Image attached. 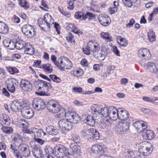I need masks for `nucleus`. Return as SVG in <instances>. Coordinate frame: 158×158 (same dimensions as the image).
Masks as SVG:
<instances>
[{
    "mask_svg": "<svg viewBox=\"0 0 158 158\" xmlns=\"http://www.w3.org/2000/svg\"><path fill=\"white\" fill-rule=\"evenodd\" d=\"M37 85L38 88V91L35 92V94L40 96H49L50 95L49 91L52 87L50 83L40 80L38 81Z\"/></svg>",
    "mask_w": 158,
    "mask_h": 158,
    "instance_id": "f257e3e1",
    "label": "nucleus"
},
{
    "mask_svg": "<svg viewBox=\"0 0 158 158\" xmlns=\"http://www.w3.org/2000/svg\"><path fill=\"white\" fill-rule=\"evenodd\" d=\"M91 110L93 115L96 117L103 116L104 117H107L109 115V108L106 107H103L101 106L94 104L92 106Z\"/></svg>",
    "mask_w": 158,
    "mask_h": 158,
    "instance_id": "f03ea898",
    "label": "nucleus"
},
{
    "mask_svg": "<svg viewBox=\"0 0 158 158\" xmlns=\"http://www.w3.org/2000/svg\"><path fill=\"white\" fill-rule=\"evenodd\" d=\"M56 66L62 71L65 69H69L72 67L71 61L67 57L61 56L58 59Z\"/></svg>",
    "mask_w": 158,
    "mask_h": 158,
    "instance_id": "7ed1b4c3",
    "label": "nucleus"
},
{
    "mask_svg": "<svg viewBox=\"0 0 158 158\" xmlns=\"http://www.w3.org/2000/svg\"><path fill=\"white\" fill-rule=\"evenodd\" d=\"M21 30L23 33L28 38H31L35 36L36 31L35 29L29 24L23 25L22 27Z\"/></svg>",
    "mask_w": 158,
    "mask_h": 158,
    "instance_id": "20e7f679",
    "label": "nucleus"
},
{
    "mask_svg": "<svg viewBox=\"0 0 158 158\" xmlns=\"http://www.w3.org/2000/svg\"><path fill=\"white\" fill-rule=\"evenodd\" d=\"M130 122L121 121L119 122L117 126V130L120 134H124L129 129Z\"/></svg>",
    "mask_w": 158,
    "mask_h": 158,
    "instance_id": "39448f33",
    "label": "nucleus"
},
{
    "mask_svg": "<svg viewBox=\"0 0 158 158\" xmlns=\"http://www.w3.org/2000/svg\"><path fill=\"white\" fill-rule=\"evenodd\" d=\"M118 118L121 121H133V118L129 117V114L127 110L123 108H119L118 109Z\"/></svg>",
    "mask_w": 158,
    "mask_h": 158,
    "instance_id": "423d86ee",
    "label": "nucleus"
},
{
    "mask_svg": "<svg viewBox=\"0 0 158 158\" xmlns=\"http://www.w3.org/2000/svg\"><path fill=\"white\" fill-rule=\"evenodd\" d=\"M32 104L33 108L38 110H42L45 107V104L44 100L39 98H34Z\"/></svg>",
    "mask_w": 158,
    "mask_h": 158,
    "instance_id": "0eeeda50",
    "label": "nucleus"
},
{
    "mask_svg": "<svg viewBox=\"0 0 158 158\" xmlns=\"http://www.w3.org/2000/svg\"><path fill=\"white\" fill-rule=\"evenodd\" d=\"M50 15L45 14L44 18H40L38 20V23L39 27L43 30H45L47 26H48V21L50 18Z\"/></svg>",
    "mask_w": 158,
    "mask_h": 158,
    "instance_id": "6e6552de",
    "label": "nucleus"
},
{
    "mask_svg": "<svg viewBox=\"0 0 158 158\" xmlns=\"http://www.w3.org/2000/svg\"><path fill=\"white\" fill-rule=\"evenodd\" d=\"M21 112L23 116L28 119L32 118L34 115L33 109L28 106L23 107Z\"/></svg>",
    "mask_w": 158,
    "mask_h": 158,
    "instance_id": "1a4fd4ad",
    "label": "nucleus"
},
{
    "mask_svg": "<svg viewBox=\"0 0 158 158\" xmlns=\"http://www.w3.org/2000/svg\"><path fill=\"white\" fill-rule=\"evenodd\" d=\"M69 119H63L60 120L58 125L60 128L63 130L69 131L72 129V126Z\"/></svg>",
    "mask_w": 158,
    "mask_h": 158,
    "instance_id": "9d476101",
    "label": "nucleus"
},
{
    "mask_svg": "<svg viewBox=\"0 0 158 158\" xmlns=\"http://www.w3.org/2000/svg\"><path fill=\"white\" fill-rule=\"evenodd\" d=\"M92 152L95 154L101 155L104 153L106 151L104 145L95 144L92 147Z\"/></svg>",
    "mask_w": 158,
    "mask_h": 158,
    "instance_id": "9b49d317",
    "label": "nucleus"
},
{
    "mask_svg": "<svg viewBox=\"0 0 158 158\" xmlns=\"http://www.w3.org/2000/svg\"><path fill=\"white\" fill-rule=\"evenodd\" d=\"M67 149L64 146L56 147L54 149V155L57 157L62 158L67 153Z\"/></svg>",
    "mask_w": 158,
    "mask_h": 158,
    "instance_id": "f8f14e48",
    "label": "nucleus"
},
{
    "mask_svg": "<svg viewBox=\"0 0 158 158\" xmlns=\"http://www.w3.org/2000/svg\"><path fill=\"white\" fill-rule=\"evenodd\" d=\"M139 57L145 60H148L151 58V55L149 51L146 48L140 49L138 52Z\"/></svg>",
    "mask_w": 158,
    "mask_h": 158,
    "instance_id": "ddd939ff",
    "label": "nucleus"
},
{
    "mask_svg": "<svg viewBox=\"0 0 158 158\" xmlns=\"http://www.w3.org/2000/svg\"><path fill=\"white\" fill-rule=\"evenodd\" d=\"M109 115L108 116L113 120H116L118 118V109L114 106H110L109 108Z\"/></svg>",
    "mask_w": 158,
    "mask_h": 158,
    "instance_id": "4468645a",
    "label": "nucleus"
},
{
    "mask_svg": "<svg viewBox=\"0 0 158 158\" xmlns=\"http://www.w3.org/2000/svg\"><path fill=\"white\" fill-rule=\"evenodd\" d=\"M19 82L15 78L10 79L9 82L7 84V88L9 91L12 93H14L15 91V85H17Z\"/></svg>",
    "mask_w": 158,
    "mask_h": 158,
    "instance_id": "2eb2a0df",
    "label": "nucleus"
},
{
    "mask_svg": "<svg viewBox=\"0 0 158 158\" xmlns=\"http://www.w3.org/2000/svg\"><path fill=\"white\" fill-rule=\"evenodd\" d=\"M87 47L94 53H96L100 51L99 45L97 43H93L92 41H90L88 43Z\"/></svg>",
    "mask_w": 158,
    "mask_h": 158,
    "instance_id": "dca6fc26",
    "label": "nucleus"
},
{
    "mask_svg": "<svg viewBox=\"0 0 158 158\" xmlns=\"http://www.w3.org/2000/svg\"><path fill=\"white\" fill-rule=\"evenodd\" d=\"M32 152L33 156L36 158H41L44 156L42 150L35 145L32 147Z\"/></svg>",
    "mask_w": 158,
    "mask_h": 158,
    "instance_id": "f3484780",
    "label": "nucleus"
},
{
    "mask_svg": "<svg viewBox=\"0 0 158 158\" xmlns=\"http://www.w3.org/2000/svg\"><path fill=\"white\" fill-rule=\"evenodd\" d=\"M39 76L42 78L47 80L49 81H51V79L54 82L56 83H60L61 81V80L55 75H49V77L51 79L49 78L47 76L42 74H40Z\"/></svg>",
    "mask_w": 158,
    "mask_h": 158,
    "instance_id": "a211bd4d",
    "label": "nucleus"
},
{
    "mask_svg": "<svg viewBox=\"0 0 158 158\" xmlns=\"http://www.w3.org/2000/svg\"><path fill=\"white\" fill-rule=\"evenodd\" d=\"M98 19L101 24L104 26H108L110 22V18L106 15L101 16Z\"/></svg>",
    "mask_w": 158,
    "mask_h": 158,
    "instance_id": "6ab92c4d",
    "label": "nucleus"
},
{
    "mask_svg": "<svg viewBox=\"0 0 158 158\" xmlns=\"http://www.w3.org/2000/svg\"><path fill=\"white\" fill-rule=\"evenodd\" d=\"M19 149L22 152V153L24 157H28L30 155V151L28 147L26 145L22 144L19 146Z\"/></svg>",
    "mask_w": 158,
    "mask_h": 158,
    "instance_id": "aec40b11",
    "label": "nucleus"
},
{
    "mask_svg": "<svg viewBox=\"0 0 158 158\" xmlns=\"http://www.w3.org/2000/svg\"><path fill=\"white\" fill-rule=\"evenodd\" d=\"M69 120L71 123H77L79 119V116L78 114L74 112H71L69 113Z\"/></svg>",
    "mask_w": 158,
    "mask_h": 158,
    "instance_id": "412c9836",
    "label": "nucleus"
},
{
    "mask_svg": "<svg viewBox=\"0 0 158 158\" xmlns=\"http://www.w3.org/2000/svg\"><path fill=\"white\" fill-rule=\"evenodd\" d=\"M94 129L93 128H90L88 130H83L81 132L82 135L85 137V139L88 140H92V132H93Z\"/></svg>",
    "mask_w": 158,
    "mask_h": 158,
    "instance_id": "4be33fe9",
    "label": "nucleus"
},
{
    "mask_svg": "<svg viewBox=\"0 0 158 158\" xmlns=\"http://www.w3.org/2000/svg\"><path fill=\"white\" fill-rule=\"evenodd\" d=\"M24 52L27 54L31 55H33L34 52V49L32 45L30 43H26V45L25 46Z\"/></svg>",
    "mask_w": 158,
    "mask_h": 158,
    "instance_id": "5701e85b",
    "label": "nucleus"
},
{
    "mask_svg": "<svg viewBox=\"0 0 158 158\" xmlns=\"http://www.w3.org/2000/svg\"><path fill=\"white\" fill-rule=\"evenodd\" d=\"M142 136L146 139L151 140L155 137V135L152 131L146 130V132L142 133Z\"/></svg>",
    "mask_w": 158,
    "mask_h": 158,
    "instance_id": "b1692460",
    "label": "nucleus"
},
{
    "mask_svg": "<svg viewBox=\"0 0 158 158\" xmlns=\"http://www.w3.org/2000/svg\"><path fill=\"white\" fill-rule=\"evenodd\" d=\"M14 46L17 50L23 49L25 46L26 45V43L23 41L20 40H15L14 42Z\"/></svg>",
    "mask_w": 158,
    "mask_h": 158,
    "instance_id": "393cba45",
    "label": "nucleus"
},
{
    "mask_svg": "<svg viewBox=\"0 0 158 158\" xmlns=\"http://www.w3.org/2000/svg\"><path fill=\"white\" fill-rule=\"evenodd\" d=\"M46 131L47 133L52 135H56L59 133L57 129L51 125L46 127Z\"/></svg>",
    "mask_w": 158,
    "mask_h": 158,
    "instance_id": "a878e982",
    "label": "nucleus"
},
{
    "mask_svg": "<svg viewBox=\"0 0 158 158\" xmlns=\"http://www.w3.org/2000/svg\"><path fill=\"white\" fill-rule=\"evenodd\" d=\"M9 32V27L7 25L2 22H0V33L6 34Z\"/></svg>",
    "mask_w": 158,
    "mask_h": 158,
    "instance_id": "bb28decb",
    "label": "nucleus"
},
{
    "mask_svg": "<svg viewBox=\"0 0 158 158\" xmlns=\"http://www.w3.org/2000/svg\"><path fill=\"white\" fill-rule=\"evenodd\" d=\"M118 44L123 47L126 46L128 44L127 40L125 38H122L120 36H117L116 38Z\"/></svg>",
    "mask_w": 158,
    "mask_h": 158,
    "instance_id": "cd10ccee",
    "label": "nucleus"
},
{
    "mask_svg": "<svg viewBox=\"0 0 158 158\" xmlns=\"http://www.w3.org/2000/svg\"><path fill=\"white\" fill-rule=\"evenodd\" d=\"M40 69H42L44 72L48 73H51L53 71L52 66L48 63L42 65Z\"/></svg>",
    "mask_w": 158,
    "mask_h": 158,
    "instance_id": "c85d7f7f",
    "label": "nucleus"
},
{
    "mask_svg": "<svg viewBox=\"0 0 158 158\" xmlns=\"http://www.w3.org/2000/svg\"><path fill=\"white\" fill-rule=\"evenodd\" d=\"M34 135L35 137H41L42 136L45 135L46 133L42 129H38L34 128Z\"/></svg>",
    "mask_w": 158,
    "mask_h": 158,
    "instance_id": "c756f323",
    "label": "nucleus"
},
{
    "mask_svg": "<svg viewBox=\"0 0 158 158\" xmlns=\"http://www.w3.org/2000/svg\"><path fill=\"white\" fill-rule=\"evenodd\" d=\"M70 150L71 151L73 154L75 153L78 154H80L82 152H81V149L79 147H77L75 144H72L70 146Z\"/></svg>",
    "mask_w": 158,
    "mask_h": 158,
    "instance_id": "7c9ffc66",
    "label": "nucleus"
},
{
    "mask_svg": "<svg viewBox=\"0 0 158 158\" xmlns=\"http://www.w3.org/2000/svg\"><path fill=\"white\" fill-rule=\"evenodd\" d=\"M21 104L18 101H13L11 103L10 108L14 111H17L19 109V107H21Z\"/></svg>",
    "mask_w": 158,
    "mask_h": 158,
    "instance_id": "2f4dec72",
    "label": "nucleus"
},
{
    "mask_svg": "<svg viewBox=\"0 0 158 158\" xmlns=\"http://www.w3.org/2000/svg\"><path fill=\"white\" fill-rule=\"evenodd\" d=\"M57 103L56 101L53 100H51L47 102L46 107L49 111L51 112Z\"/></svg>",
    "mask_w": 158,
    "mask_h": 158,
    "instance_id": "473e14b6",
    "label": "nucleus"
},
{
    "mask_svg": "<svg viewBox=\"0 0 158 158\" xmlns=\"http://www.w3.org/2000/svg\"><path fill=\"white\" fill-rule=\"evenodd\" d=\"M148 36L149 40L151 42L156 40L155 33L152 30H150L148 32Z\"/></svg>",
    "mask_w": 158,
    "mask_h": 158,
    "instance_id": "72a5a7b5",
    "label": "nucleus"
},
{
    "mask_svg": "<svg viewBox=\"0 0 158 158\" xmlns=\"http://www.w3.org/2000/svg\"><path fill=\"white\" fill-rule=\"evenodd\" d=\"M128 156L130 158H137L140 157V153L138 151H130L128 153Z\"/></svg>",
    "mask_w": 158,
    "mask_h": 158,
    "instance_id": "f704fd0d",
    "label": "nucleus"
},
{
    "mask_svg": "<svg viewBox=\"0 0 158 158\" xmlns=\"http://www.w3.org/2000/svg\"><path fill=\"white\" fill-rule=\"evenodd\" d=\"M85 123L90 126H94L95 123V121L93 117L91 115L88 116L86 120Z\"/></svg>",
    "mask_w": 158,
    "mask_h": 158,
    "instance_id": "c9c22d12",
    "label": "nucleus"
},
{
    "mask_svg": "<svg viewBox=\"0 0 158 158\" xmlns=\"http://www.w3.org/2000/svg\"><path fill=\"white\" fill-rule=\"evenodd\" d=\"M85 14L82 12L78 11L76 12L75 14V17L77 19H80L81 20L85 19Z\"/></svg>",
    "mask_w": 158,
    "mask_h": 158,
    "instance_id": "e433bc0d",
    "label": "nucleus"
},
{
    "mask_svg": "<svg viewBox=\"0 0 158 158\" xmlns=\"http://www.w3.org/2000/svg\"><path fill=\"white\" fill-rule=\"evenodd\" d=\"M140 126L137 128L136 131L139 133H144L143 132L144 131V130L147 128V123L143 121V123H142V125H140Z\"/></svg>",
    "mask_w": 158,
    "mask_h": 158,
    "instance_id": "4c0bfd02",
    "label": "nucleus"
},
{
    "mask_svg": "<svg viewBox=\"0 0 158 158\" xmlns=\"http://www.w3.org/2000/svg\"><path fill=\"white\" fill-rule=\"evenodd\" d=\"M92 133V140L95 141L99 139L100 137V135L98 131L96 129H94Z\"/></svg>",
    "mask_w": 158,
    "mask_h": 158,
    "instance_id": "58836bf2",
    "label": "nucleus"
},
{
    "mask_svg": "<svg viewBox=\"0 0 158 158\" xmlns=\"http://www.w3.org/2000/svg\"><path fill=\"white\" fill-rule=\"evenodd\" d=\"M44 151L46 154L48 155H51L53 154H54V150L49 146H46L44 149Z\"/></svg>",
    "mask_w": 158,
    "mask_h": 158,
    "instance_id": "ea45409f",
    "label": "nucleus"
},
{
    "mask_svg": "<svg viewBox=\"0 0 158 158\" xmlns=\"http://www.w3.org/2000/svg\"><path fill=\"white\" fill-rule=\"evenodd\" d=\"M2 130L4 133L8 134H11L13 131V129L11 127H6L3 126L2 128Z\"/></svg>",
    "mask_w": 158,
    "mask_h": 158,
    "instance_id": "a19ab883",
    "label": "nucleus"
},
{
    "mask_svg": "<svg viewBox=\"0 0 158 158\" xmlns=\"http://www.w3.org/2000/svg\"><path fill=\"white\" fill-rule=\"evenodd\" d=\"M71 73L74 76L78 77L83 74V72L82 69H80L79 70L72 71Z\"/></svg>",
    "mask_w": 158,
    "mask_h": 158,
    "instance_id": "79ce46f5",
    "label": "nucleus"
},
{
    "mask_svg": "<svg viewBox=\"0 0 158 158\" xmlns=\"http://www.w3.org/2000/svg\"><path fill=\"white\" fill-rule=\"evenodd\" d=\"M6 70L11 74H14L19 72L18 69L15 67H7Z\"/></svg>",
    "mask_w": 158,
    "mask_h": 158,
    "instance_id": "37998d69",
    "label": "nucleus"
},
{
    "mask_svg": "<svg viewBox=\"0 0 158 158\" xmlns=\"http://www.w3.org/2000/svg\"><path fill=\"white\" fill-rule=\"evenodd\" d=\"M71 140L76 144L79 143L80 142L81 139L78 135H73L72 136Z\"/></svg>",
    "mask_w": 158,
    "mask_h": 158,
    "instance_id": "c03bdc74",
    "label": "nucleus"
},
{
    "mask_svg": "<svg viewBox=\"0 0 158 158\" xmlns=\"http://www.w3.org/2000/svg\"><path fill=\"white\" fill-rule=\"evenodd\" d=\"M19 3L21 6L25 9L29 8V5L26 0H19Z\"/></svg>",
    "mask_w": 158,
    "mask_h": 158,
    "instance_id": "a18cd8bd",
    "label": "nucleus"
},
{
    "mask_svg": "<svg viewBox=\"0 0 158 158\" xmlns=\"http://www.w3.org/2000/svg\"><path fill=\"white\" fill-rule=\"evenodd\" d=\"M61 110V107L60 105L57 102L56 105H55L53 109L52 110L51 112L54 113H58Z\"/></svg>",
    "mask_w": 158,
    "mask_h": 158,
    "instance_id": "49530a36",
    "label": "nucleus"
},
{
    "mask_svg": "<svg viewBox=\"0 0 158 158\" xmlns=\"http://www.w3.org/2000/svg\"><path fill=\"white\" fill-rule=\"evenodd\" d=\"M110 47L111 46L110 43H108L107 42L103 43L101 46L102 49L104 51H107L110 49Z\"/></svg>",
    "mask_w": 158,
    "mask_h": 158,
    "instance_id": "de8ad7c7",
    "label": "nucleus"
},
{
    "mask_svg": "<svg viewBox=\"0 0 158 158\" xmlns=\"http://www.w3.org/2000/svg\"><path fill=\"white\" fill-rule=\"evenodd\" d=\"M73 37L72 34L71 33H69L66 37V39L69 43H72L75 42Z\"/></svg>",
    "mask_w": 158,
    "mask_h": 158,
    "instance_id": "09e8293b",
    "label": "nucleus"
},
{
    "mask_svg": "<svg viewBox=\"0 0 158 158\" xmlns=\"http://www.w3.org/2000/svg\"><path fill=\"white\" fill-rule=\"evenodd\" d=\"M100 35L101 37L104 39L109 40L110 41L112 40L111 39L112 38L109 36V34L107 32H102L100 34Z\"/></svg>",
    "mask_w": 158,
    "mask_h": 158,
    "instance_id": "8fccbe9b",
    "label": "nucleus"
},
{
    "mask_svg": "<svg viewBox=\"0 0 158 158\" xmlns=\"http://www.w3.org/2000/svg\"><path fill=\"white\" fill-rule=\"evenodd\" d=\"M85 19L88 18L89 20H91L92 19H94L95 15L94 14L91 13L87 12L85 14Z\"/></svg>",
    "mask_w": 158,
    "mask_h": 158,
    "instance_id": "3c124183",
    "label": "nucleus"
},
{
    "mask_svg": "<svg viewBox=\"0 0 158 158\" xmlns=\"http://www.w3.org/2000/svg\"><path fill=\"white\" fill-rule=\"evenodd\" d=\"M124 6L131 7L132 6V2L131 0H122Z\"/></svg>",
    "mask_w": 158,
    "mask_h": 158,
    "instance_id": "603ef678",
    "label": "nucleus"
},
{
    "mask_svg": "<svg viewBox=\"0 0 158 158\" xmlns=\"http://www.w3.org/2000/svg\"><path fill=\"white\" fill-rule=\"evenodd\" d=\"M6 76V73L5 70L2 68H0V79L2 80L5 78Z\"/></svg>",
    "mask_w": 158,
    "mask_h": 158,
    "instance_id": "864d4df0",
    "label": "nucleus"
},
{
    "mask_svg": "<svg viewBox=\"0 0 158 158\" xmlns=\"http://www.w3.org/2000/svg\"><path fill=\"white\" fill-rule=\"evenodd\" d=\"M147 66L151 72L152 71L153 69H154L156 67L155 64L153 62H148L147 64Z\"/></svg>",
    "mask_w": 158,
    "mask_h": 158,
    "instance_id": "5fc2aeb1",
    "label": "nucleus"
},
{
    "mask_svg": "<svg viewBox=\"0 0 158 158\" xmlns=\"http://www.w3.org/2000/svg\"><path fill=\"white\" fill-rule=\"evenodd\" d=\"M41 61L40 60H37L34 61L33 64V66L36 68L40 69L42 66L41 64Z\"/></svg>",
    "mask_w": 158,
    "mask_h": 158,
    "instance_id": "6e6d98bb",
    "label": "nucleus"
},
{
    "mask_svg": "<svg viewBox=\"0 0 158 158\" xmlns=\"http://www.w3.org/2000/svg\"><path fill=\"white\" fill-rule=\"evenodd\" d=\"M3 123L6 125H8L10 124V118L9 116L6 114H5L3 117Z\"/></svg>",
    "mask_w": 158,
    "mask_h": 158,
    "instance_id": "4d7b16f0",
    "label": "nucleus"
},
{
    "mask_svg": "<svg viewBox=\"0 0 158 158\" xmlns=\"http://www.w3.org/2000/svg\"><path fill=\"white\" fill-rule=\"evenodd\" d=\"M32 86L29 81L27 82V85L25 88H23L22 89L25 91H30L31 90Z\"/></svg>",
    "mask_w": 158,
    "mask_h": 158,
    "instance_id": "13d9d810",
    "label": "nucleus"
},
{
    "mask_svg": "<svg viewBox=\"0 0 158 158\" xmlns=\"http://www.w3.org/2000/svg\"><path fill=\"white\" fill-rule=\"evenodd\" d=\"M3 43L5 47H9L10 46V45L14 44V42L8 41L7 40H3Z\"/></svg>",
    "mask_w": 158,
    "mask_h": 158,
    "instance_id": "bf43d9fd",
    "label": "nucleus"
},
{
    "mask_svg": "<svg viewBox=\"0 0 158 158\" xmlns=\"http://www.w3.org/2000/svg\"><path fill=\"white\" fill-rule=\"evenodd\" d=\"M143 121H137L136 122L134 123H133L132 125L135 128L136 130H137V128L139 127H140V125H142V123H143Z\"/></svg>",
    "mask_w": 158,
    "mask_h": 158,
    "instance_id": "052dcab7",
    "label": "nucleus"
},
{
    "mask_svg": "<svg viewBox=\"0 0 158 158\" xmlns=\"http://www.w3.org/2000/svg\"><path fill=\"white\" fill-rule=\"evenodd\" d=\"M72 31L78 35H81L82 34V32L80 31L79 30H78V29H77L74 26H73Z\"/></svg>",
    "mask_w": 158,
    "mask_h": 158,
    "instance_id": "680f3d73",
    "label": "nucleus"
},
{
    "mask_svg": "<svg viewBox=\"0 0 158 158\" xmlns=\"http://www.w3.org/2000/svg\"><path fill=\"white\" fill-rule=\"evenodd\" d=\"M135 23V21L133 19H131L129 21V23H128L127 25V27L129 28L133 27V24Z\"/></svg>",
    "mask_w": 158,
    "mask_h": 158,
    "instance_id": "e2e57ef3",
    "label": "nucleus"
},
{
    "mask_svg": "<svg viewBox=\"0 0 158 158\" xmlns=\"http://www.w3.org/2000/svg\"><path fill=\"white\" fill-rule=\"evenodd\" d=\"M28 81L22 80L20 82V86L21 88L22 89L23 88H25V86L27 85V82H28Z\"/></svg>",
    "mask_w": 158,
    "mask_h": 158,
    "instance_id": "0e129e2a",
    "label": "nucleus"
},
{
    "mask_svg": "<svg viewBox=\"0 0 158 158\" xmlns=\"http://www.w3.org/2000/svg\"><path fill=\"white\" fill-rule=\"evenodd\" d=\"M143 99L146 102H149L152 103L154 102V100H153V99L150 97L144 96L143 97Z\"/></svg>",
    "mask_w": 158,
    "mask_h": 158,
    "instance_id": "69168bd1",
    "label": "nucleus"
},
{
    "mask_svg": "<svg viewBox=\"0 0 158 158\" xmlns=\"http://www.w3.org/2000/svg\"><path fill=\"white\" fill-rule=\"evenodd\" d=\"M51 59L53 63L56 66L57 64L58 60H56V56L54 55H52L51 57Z\"/></svg>",
    "mask_w": 158,
    "mask_h": 158,
    "instance_id": "338daca9",
    "label": "nucleus"
},
{
    "mask_svg": "<svg viewBox=\"0 0 158 158\" xmlns=\"http://www.w3.org/2000/svg\"><path fill=\"white\" fill-rule=\"evenodd\" d=\"M54 27L55 28L56 31L57 32V33L58 34H60V27L59 24L55 22L54 24Z\"/></svg>",
    "mask_w": 158,
    "mask_h": 158,
    "instance_id": "774afa93",
    "label": "nucleus"
}]
</instances>
